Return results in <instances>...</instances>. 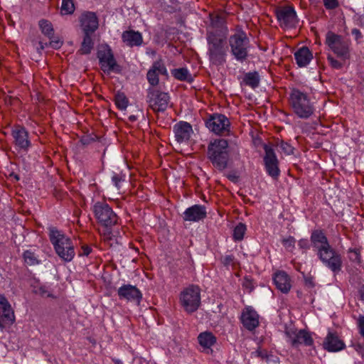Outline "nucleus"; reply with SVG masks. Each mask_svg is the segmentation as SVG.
I'll return each mask as SVG.
<instances>
[{
    "instance_id": "nucleus-24",
    "label": "nucleus",
    "mask_w": 364,
    "mask_h": 364,
    "mask_svg": "<svg viewBox=\"0 0 364 364\" xmlns=\"http://www.w3.org/2000/svg\"><path fill=\"white\" fill-rule=\"evenodd\" d=\"M310 240L311 245L316 251V254L318 252H321L323 249L331 246L328 238L321 230H313L311 235Z\"/></svg>"
},
{
    "instance_id": "nucleus-41",
    "label": "nucleus",
    "mask_w": 364,
    "mask_h": 364,
    "mask_svg": "<svg viewBox=\"0 0 364 364\" xmlns=\"http://www.w3.org/2000/svg\"><path fill=\"white\" fill-rule=\"evenodd\" d=\"M213 166L220 171L232 166V161H211Z\"/></svg>"
},
{
    "instance_id": "nucleus-1",
    "label": "nucleus",
    "mask_w": 364,
    "mask_h": 364,
    "mask_svg": "<svg viewBox=\"0 0 364 364\" xmlns=\"http://www.w3.org/2000/svg\"><path fill=\"white\" fill-rule=\"evenodd\" d=\"M93 212L99 223L105 228L103 233L104 240L110 246L113 245L114 238L109 228L117 222V215L105 203L97 202L93 206Z\"/></svg>"
},
{
    "instance_id": "nucleus-4",
    "label": "nucleus",
    "mask_w": 364,
    "mask_h": 364,
    "mask_svg": "<svg viewBox=\"0 0 364 364\" xmlns=\"http://www.w3.org/2000/svg\"><path fill=\"white\" fill-rule=\"evenodd\" d=\"M49 237L56 254L65 262H70L75 255L71 240L55 228H50Z\"/></svg>"
},
{
    "instance_id": "nucleus-54",
    "label": "nucleus",
    "mask_w": 364,
    "mask_h": 364,
    "mask_svg": "<svg viewBox=\"0 0 364 364\" xmlns=\"http://www.w3.org/2000/svg\"><path fill=\"white\" fill-rule=\"evenodd\" d=\"M358 321L360 333L364 337V316H360Z\"/></svg>"
},
{
    "instance_id": "nucleus-36",
    "label": "nucleus",
    "mask_w": 364,
    "mask_h": 364,
    "mask_svg": "<svg viewBox=\"0 0 364 364\" xmlns=\"http://www.w3.org/2000/svg\"><path fill=\"white\" fill-rule=\"evenodd\" d=\"M48 45L55 49H58L63 45V42L58 38H55L54 36L53 38L50 39V42L48 44L47 43H43V41H40L38 42V46L37 47L38 51L39 52L40 50H43Z\"/></svg>"
},
{
    "instance_id": "nucleus-14",
    "label": "nucleus",
    "mask_w": 364,
    "mask_h": 364,
    "mask_svg": "<svg viewBox=\"0 0 364 364\" xmlns=\"http://www.w3.org/2000/svg\"><path fill=\"white\" fill-rule=\"evenodd\" d=\"M205 124L210 131L216 134H223L229 131L230 123L224 114H214L206 121Z\"/></svg>"
},
{
    "instance_id": "nucleus-10",
    "label": "nucleus",
    "mask_w": 364,
    "mask_h": 364,
    "mask_svg": "<svg viewBox=\"0 0 364 364\" xmlns=\"http://www.w3.org/2000/svg\"><path fill=\"white\" fill-rule=\"evenodd\" d=\"M169 95L152 88L148 89L147 102L154 112H164L169 103Z\"/></svg>"
},
{
    "instance_id": "nucleus-53",
    "label": "nucleus",
    "mask_w": 364,
    "mask_h": 364,
    "mask_svg": "<svg viewBox=\"0 0 364 364\" xmlns=\"http://www.w3.org/2000/svg\"><path fill=\"white\" fill-rule=\"evenodd\" d=\"M82 252L80 253V255L87 256L91 252L92 249L89 246L84 245L82 247Z\"/></svg>"
},
{
    "instance_id": "nucleus-3",
    "label": "nucleus",
    "mask_w": 364,
    "mask_h": 364,
    "mask_svg": "<svg viewBox=\"0 0 364 364\" xmlns=\"http://www.w3.org/2000/svg\"><path fill=\"white\" fill-rule=\"evenodd\" d=\"M230 53L234 58L240 63L246 61L249 57L251 48L250 40L247 33L242 29H237L228 38Z\"/></svg>"
},
{
    "instance_id": "nucleus-25",
    "label": "nucleus",
    "mask_w": 364,
    "mask_h": 364,
    "mask_svg": "<svg viewBox=\"0 0 364 364\" xmlns=\"http://www.w3.org/2000/svg\"><path fill=\"white\" fill-rule=\"evenodd\" d=\"M273 280L277 288L282 293L287 294L289 291L291 287L290 278L285 272L279 271L275 273Z\"/></svg>"
},
{
    "instance_id": "nucleus-44",
    "label": "nucleus",
    "mask_w": 364,
    "mask_h": 364,
    "mask_svg": "<svg viewBox=\"0 0 364 364\" xmlns=\"http://www.w3.org/2000/svg\"><path fill=\"white\" fill-rule=\"evenodd\" d=\"M348 257L350 261L357 263L360 262V254L359 249L350 248L348 250Z\"/></svg>"
},
{
    "instance_id": "nucleus-28",
    "label": "nucleus",
    "mask_w": 364,
    "mask_h": 364,
    "mask_svg": "<svg viewBox=\"0 0 364 364\" xmlns=\"http://www.w3.org/2000/svg\"><path fill=\"white\" fill-rule=\"evenodd\" d=\"M228 173L225 174L226 177L232 182L236 183L239 181L240 175L245 171L242 163L235 164L232 161V166L228 167Z\"/></svg>"
},
{
    "instance_id": "nucleus-51",
    "label": "nucleus",
    "mask_w": 364,
    "mask_h": 364,
    "mask_svg": "<svg viewBox=\"0 0 364 364\" xmlns=\"http://www.w3.org/2000/svg\"><path fill=\"white\" fill-rule=\"evenodd\" d=\"M298 245L301 249L304 250H308L310 247V245L307 239H301L298 242Z\"/></svg>"
},
{
    "instance_id": "nucleus-57",
    "label": "nucleus",
    "mask_w": 364,
    "mask_h": 364,
    "mask_svg": "<svg viewBox=\"0 0 364 364\" xmlns=\"http://www.w3.org/2000/svg\"><path fill=\"white\" fill-rule=\"evenodd\" d=\"M232 259H233L232 256L228 255L224 258V264L226 265H228L230 264V262H232Z\"/></svg>"
},
{
    "instance_id": "nucleus-62",
    "label": "nucleus",
    "mask_w": 364,
    "mask_h": 364,
    "mask_svg": "<svg viewBox=\"0 0 364 364\" xmlns=\"http://www.w3.org/2000/svg\"><path fill=\"white\" fill-rule=\"evenodd\" d=\"M255 353H257V356H259V357L264 358V355L262 353V352H261V351H259V350H257V351L255 352Z\"/></svg>"
},
{
    "instance_id": "nucleus-12",
    "label": "nucleus",
    "mask_w": 364,
    "mask_h": 364,
    "mask_svg": "<svg viewBox=\"0 0 364 364\" xmlns=\"http://www.w3.org/2000/svg\"><path fill=\"white\" fill-rule=\"evenodd\" d=\"M285 333L288 341L294 348H298L300 345L311 346L314 343L311 333L304 329H287Z\"/></svg>"
},
{
    "instance_id": "nucleus-6",
    "label": "nucleus",
    "mask_w": 364,
    "mask_h": 364,
    "mask_svg": "<svg viewBox=\"0 0 364 364\" xmlns=\"http://www.w3.org/2000/svg\"><path fill=\"white\" fill-rule=\"evenodd\" d=\"M326 44L329 49L342 61L346 62L350 58V42L332 31L326 35Z\"/></svg>"
},
{
    "instance_id": "nucleus-46",
    "label": "nucleus",
    "mask_w": 364,
    "mask_h": 364,
    "mask_svg": "<svg viewBox=\"0 0 364 364\" xmlns=\"http://www.w3.org/2000/svg\"><path fill=\"white\" fill-rule=\"evenodd\" d=\"M327 59L332 68L336 69H340L342 68L343 63L340 60L334 58L332 55H328Z\"/></svg>"
},
{
    "instance_id": "nucleus-7",
    "label": "nucleus",
    "mask_w": 364,
    "mask_h": 364,
    "mask_svg": "<svg viewBox=\"0 0 364 364\" xmlns=\"http://www.w3.org/2000/svg\"><path fill=\"white\" fill-rule=\"evenodd\" d=\"M180 302L188 314L196 311L200 305V289L196 285H190L180 294Z\"/></svg>"
},
{
    "instance_id": "nucleus-43",
    "label": "nucleus",
    "mask_w": 364,
    "mask_h": 364,
    "mask_svg": "<svg viewBox=\"0 0 364 364\" xmlns=\"http://www.w3.org/2000/svg\"><path fill=\"white\" fill-rule=\"evenodd\" d=\"M159 75L157 73H155V71H154V70H151V69L149 70L147 75H146V77H147L148 82H149V84L151 86H156L159 84Z\"/></svg>"
},
{
    "instance_id": "nucleus-59",
    "label": "nucleus",
    "mask_w": 364,
    "mask_h": 364,
    "mask_svg": "<svg viewBox=\"0 0 364 364\" xmlns=\"http://www.w3.org/2000/svg\"><path fill=\"white\" fill-rule=\"evenodd\" d=\"M359 294L363 300H364V286L361 287L359 289Z\"/></svg>"
},
{
    "instance_id": "nucleus-48",
    "label": "nucleus",
    "mask_w": 364,
    "mask_h": 364,
    "mask_svg": "<svg viewBox=\"0 0 364 364\" xmlns=\"http://www.w3.org/2000/svg\"><path fill=\"white\" fill-rule=\"evenodd\" d=\"M323 2L327 9H334L338 6V0H323Z\"/></svg>"
},
{
    "instance_id": "nucleus-30",
    "label": "nucleus",
    "mask_w": 364,
    "mask_h": 364,
    "mask_svg": "<svg viewBox=\"0 0 364 364\" xmlns=\"http://www.w3.org/2000/svg\"><path fill=\"white\" fill-rule=\"evenodd\" d=\"M130 167L127 164V161H123L121 164V170L119 173H114L112 180L117 189H119V182L124 180L126 175L128 173Z\"/></svg>"
},
{
    "instance_id": "nucleus-17",
    "label": "nucleus",
    "mask_w": 364,
    "mask_h": 364,
    "mask_svg": "<svg viewBox=\"0 0 364 364\" xmlns=\"http://www.w3.org/2000/svg\"><path fill=\"white\" fill-rule=\"evenodd\" d=\"M117 294L119 299L134 302L137 304H139L142 299L141 291L136 286L131 284H124L120 287L117 290Z\"/></svg>"
},
{
    "instance_id": "nucleus-63",
    "label": "nucleus",
    "mask_w": 364,
    "mask_h": 364,
    "mask_svg": "<svg viewBox=\"0 0 364 364\" xmlns=\"http://www.w3.org/2000/svg\"><path fill=\"white\" fill-rule=\"evenodd\" d=\"M116 363H117V364H122V363L120 360H117V361H116Z\"/></svg>"
},
{
    "instance_id": "nucleus-20",
    "label": "nucleus",
    "mask_w": 364,
    "mask_h": 364,
    "mask_svg": "<svg viewBox=\"0 0 364 364\" xmlns=\"http://www.w3.org/2000/svg\"><path fill=\"white\" fill-rule=\"evenodd\" d=\"M12 136L16 146L26 151L31 145L28 133L21 126H15L12 129Z\"/></svg>"
},
{
    "instance_id": "nucleus-8",
    "label": "nucleus",
    "mask_w": 364,
    "mask_h": 364,
    "mask_svg": "<svg viewBox=\"0 0 364 364\" xmlns=\"http://www.w3.org/2000/svg\"><path fill=\"white\" fill-rule=\"evenodd\" d=\"M317 256L320 261L333 274H338L342 269L343 260L341 254L331 245L318 252Z\"/></svg>"
},
{
    "instance_id": "nucleus-45",
    "label": "nucleus",
    "mask_w": 364,
    "mask_h": 364,
    "mask_svg": "<svg viewBox=\"0 0 364 364\" xmlns=\"http://www.w3.org/2000/svg\"><path fill=\"white\" fill-rule=\"evenodd\" d=\"M296 240L292 236H289L287 238H284L282 240V243L284 247L287 249H293L294 247Z\"/></svg>"
},
{
    "instance_id": "nucleus-33",
    "label": "nucleus",
    "mask_w": 364,
    "mask_h": 364,
    "mask_svg": "<svg viewBox=\"0 0 364 364\" xmlns=\"http://www.w3.org/2000/svg\"><path fill=\"white\" fill-rule=\"evenodd\" d=\"M264 166L269 176L275 180L278 178L280 173L279 161H264Z\"/></svg>"
},
{
    "instance_id": "nucleus-26",
    "label": "nucleus",
    "mask_w": 364,
    "mask_h": 364,
    "mask_svg": "<svg viewBox=\"0 0 364 364\" xmlns=\"http://www.w3.org/2000/svg\"><path fill=\"white\" fill-rule=\"evenodd\" d=\"M122 41L129 47L139 46L143 43L141 33L129 30L124 31L122 36Z\"/></svg>"
},
{
    "instance_id": "nucleus-37",
    "label": "nucleus",
    "mask_w": 364,
    "mask_h": 364,
    "mask_svg": "<svg viewBox=\"0 0 364 364\" xmlns=\"http://www.w3.org/2000/svg\"><path fill=\"white\" fill-rule=\"evenodd\" d=\"M74 11L75 6L73 0H62L61 13L63 14H71Z\"/></svg>"
},
{
    "instance_id": "nucleus-38",
    "label": "nucleus",
    "mask_w": 364,
    "mask_h": 364,
    "mask_svg": "<svg viewBox=\"0 0 364 364\" xmlns=\"http://www.w3.org/2000/svg\"><path fill=\"white\" fill-rule=\"evenodd\" d=\"M246 231V225L242 223H240L233 230V237L235 240H242L244 237L245 232Z\"/></svg>"
},
{
    "instance_id": "nucleus-29",
    "label": "nucleus",
    "mask_w": 364,
    "mask_h": 364,
    "mask_svg": "<svg viewBox=\"0 0 364 364\" xmlns=\"http://www.w3.org/2000/svg\"><path fill=\"white\" fill-rule=\"evenodd\" d=\"M198 340L200 345L207 349H210L216 343L215 336L210 332L200 333Z\"/></svg>"
},
{
    "instance_id": "nucleus-39",
    "label": "nucleus",
    "mask_w": 364,
    "mask_h": 364,
    "mask_svg": "<svg viewBox=\"0 0 364 364\" xmlns=\"http://www.w3.org/2000/svg\"><path fill=\"white\" fill-rule=\"evenodd\" d=\"M150 69L154 70L159 75H168L167 70L161 60L155 61Z\"/></svg>"
},
{
    "instance_id": "nucleus-58",
    "label": "nucleus",
    "mask_w": 364,
    "mask_h": 364,
    "mask_svg": "<svg viewBox=\"0 0 364 364\" xmlns=\"http://www.w3.org/2000/svg\"><path fill=\"white\" fill-rule=\"evenodd\" d=\"M271 149L272 150V152H273V154H274L276 159H277L278 157H280L279 152H277V147L273 146L271 148Z\"/></svg>"
},
{
    "instance_id": "nucleus-13",
    "label": "nucleus",
    "mask_w": 364,
    "mask_h": 364,
    "mask_svg": "<svg viewBox=\"0 0 364 364\" xmlns=\"http://www.w3.org/2000/svg\"><path fill=\"white\" fill-rule=\"evenodd\" d=\"M97 58L104 73H110L111 72L115 71L117 64L112 50L108 46H102L99 48Z\"/></svg>"
},
{
    "instance_id": "nucleus-27",
    "label": "nucleus",
    "mask_w": 364,
    "mask_h": 364,
    "mask_svg": "<svg viewBox=\"0 0 364 364\" xmlns=\"http://www.w3.org/2000/svg\"><path fill=\"white\" fill-rule=\"evenodd\" d=\"M294 58L299 67H304L312 59V53L307 47H302L294 53Z\"/></svg>"
},
{
    "instance_id": "nucleus-56",
    "label": "nucleus",
    "mask_w": 364,
    "mask_h": 364,
    "mask_svg": "<svg viewBox=\"0 0 364 364\" xmlns=\"http://www.w3.org/2000/svg\"><path fill=\"white\" fill-rule=\"evenodd\" d=\"M221 18L219 16H215L214 18H211L212 24L213 26H217L218 23H219L221 21Z\"/></svg>"
},
{
    "instance_id": "nucleus-34",
    "label": "nucleus",
    "mask_w": 364,
    "mask_h": 364,
    "mask_svg": "<svg viewBox=\"0 0 364 364\" xmlns=\"http://www.w3.org/2000/svg\"><path fill=\"white\" fill-rule=\"evenodd\" d=\"M243 82L252 88L257 87L259 84V74L257 72H249L245 75Z\"/></svg>"
},
{
    "instance_id": "nucleus-11",
    "label": "nucleus",
    "mask_w": 364,
    "mask_h": 364,
    "mask_svg": "<svg viewBox=\"0 0 364 364\" xmlns=\"http://www.w3.org/2000/svg\"><path fill=\"white\" fill-rule=\"evenodd\" d=\"M275 14L282 28H294L298 23L296 11L291 6L278 7L275 9Z\"/></svg>"
},
{
    "instance_id": "nucleus-42",
    "label": "nucleus",
    "mask_w": 364,
    "mask_h": 364,
    "mask_svg": "<svg viewBox=\"0 0 364 364\" xmlns=\"http://www.w3.org/2000/svg\"><path fill=\"white\" fill-rule=\"evenodd\" d=\"M23 258L25 262L28 265H35L38 264V260L35 257L34 253L30 250H26L23 252Z\"/></svg>"
},
{
    "instance_id": "nucleus-19",
    "label": "nucleus",
    "mask_w": 364,
    "mask_h": 364,
    "mask_svg": "<svg viewBox=\"0 0 364 364\" xmlns=\"http://www.w3.org/2000/svg\"><path fill=\"white\" fill-rule=\"evenodd\" d=\"M173 132L176 141L181 144L189 140L193 133V129L189 123L180 122L173 126Z\"/></svg>"
},
{
    "instance_id": "nucleus-9",
    "label": "nucleus",
    "mask_w": 364,
    "mask_h": 364,
    "mask_svg": "<svg viewBox=\"0 0 364 364\" xmlns=\"http://www.w3.org/2000/svg\"><path fill=\"white\" fill-rule=\"evenodd\" d=\"M277 147V152H279L281 158L294 155L295 149L287 141H284L282 139L274 137L269 140L266 144L263 145V151L265 153L264 159H276L274 154H273L272 147Z\"/></svg>"
},
{
    "instance_id": "nucleus-47",
    "label": "nucleus",
    "mask_w": 364,
    "mask_h": 364,
    "mask_svg": "<svg viewBox=\"0 0 364 364\" xmlns=\"http://www.w3.org/2000/svg\"><path fill=\"white\" fill-rule=\"evenodd\" d=\"M354 161H345L344 162L340 163L338 165L346 171V172H352L353 170Z\"/></svg>"
},
{
    "instance_id": "nucleus-16",
    "label": "nucleus",
    "mask_w": 364,
    "mask_h": 364,
    "mask_svg": "<svg viewBox=\"0 0 364 364\" xmlns=\"http://www.w3.org/2000/svg\"><path fill=\"white\" fill-rule=\"evenodd\" d=\"M15 321L14 312L4 295L0 294V330Z\"/></svg>"
},
{
    "instance_id": "nucleus-5",
    "label": "nucleus",
    "mask_w": 364,
    "mask_h": 364,
    "mask_svg": "<svg viewBox=\"0 0 364 364\" xmlns=\"http://www.w3.org/2000/svg\"><path fill=\"white\" fill-rule=\"evenodd\" d=\"M210 61L215 65H222L225 61V38L220 34L210 33L207 37Z\"/></svg>"
},
{
    "instance_id": "nucleus-61",
    "label": "nucleus",
    "mask_w": 364,
    "mask_h": 364,
    "mask_svg": "<svg viewBox=\"0 0 364 364\" xmlns=\"http://www.w3.org/2000/svg\"><path fill=\"white\" fill-rule=\"evenodd\" d=\"M129 119L131 122H134V121L136 119V117H135L134 115H130V116L129 117Z\"/></svg>"
},
{
    "instance_id": "nucleus-15",
    "label": "nucleus",
    "mask_w": 364,
    "mask_h": 364,
    "mask_svg": "<svg viewBox=\"0 0 364 364\" xmlns=\"http://www.w3.org/2000/svg\"><path fill=\"white\" fill-rule=\"evenodd\" d=\"M228 143L226 139H214L210 142L208 147L209 159H224L228 157Z\"/></svg>"
},
{
    "instance_id": "nucleus-18",
    "label": "nucleus",
    "mask_w": 364,
    "mask_h": 364,
    "mask_svg": "<svg viewBox=\"0 0 364 364\" xmlns=\"http://www.w3.org/2000/svg\"><path fill=\"white\" fill-rule=\"evenodd\" d=\"M80 26L85 33H94L98 28V18L95 13L85 11L80 17Z\"/></svg>"
},
{
    "instance_id": "nucleus-40",
    "label": "nucleus",
    "mask_w": 364,
    "mask_h": 364,
    "mask_svg": "<svg viewBox=\"0 0 364 364\" xmlns=\"http://www.w3.org/2000/svg\"><path fill=\"white\" fill-rule=\"evenodd\" d=\"M115 104L119 109L124 110L127 107L128 100L123 93H119L115 96Z\"/></svg>"
},
{
    "instance_id": "nucleus-52",
    "label": "nucleus",
    "mask_w": 364,
    "mask_h": 364,
    "mask_svg": "<svg viewBox=\"0 0 364 364\" xmlns=\"http://www.w3.org/2000/svg\"><path fill=\"white\" fill-rule=\"evenodd\" d=\"M254 142V144L255 146L257 148V149H262L263 150V145L264 144H266L267 142H263L261 139L259 138H256L254 139L253 141Z\"/></svg>"
},
{
    "instance_id": "nucleus-49",
    "label": "nucleus",
    "mask_w": 364,
    "mask_h": 364,
    "mask_svg": "<svg viewBox=\"0 0 364 364\" xmlns=\"http://www.w3.org/2000/svg\"><path fill=\"white\" fill-rule=\"evenodd\" d=\"M34 292L37 294H40L42 296L51 297L52 295L48 292L46 287H39L34 290Z\"/></svg>"
},
{
    "instance_id": "nucleus-2",
    "label": "nucleus",
    "mask_w": 364,
    "mask_h": 364,
    "mask_svg": "<svg viewBox=\"0 0 364 364\" xmlns=\"http://www.w3.org/2000/svg\"><path fill=\"white\" fill-rule=\"evenodd\" d=\"M289 105L294 113L301 119L309 118L315 111L309 96L297 88H292L289 94Z\"/></svg>"
},
{
    "instance_id": "nucleus-31",
    "label": "nucleus",
    "mask_w": 364,
    "mask_h": 364,
    "mask_svg": "<svg viewBox=\"0 0 364 364\" xmlns=\"http://www.w3.org/2000/svg\"><path fill=\"white\" fill-rule=\"evenodd\" d=\"M171 72L172 75L178 80L186 81L188 82L193 81V77L187 68H180L173 69Z\"/></svg>"
},
{
    "instance_id": "nucleus-35",
    "label": "nucleus",
    "mask_w": 364,
    "mask_h": 364,
    "mask_svg": "<svg viewBox=\"0 0 364 364\" xmlns=\"http://www.w3.org/2000/svg\"><path fill=\"white\" fill-rule=\"evenodd\" d=\"M90 35V33H85L84 35L81 48L79 50L81 54H89L93 48L94 43Z\"/></svg>"
},
{
    "instance_id": "nucleus-50",
    "label": "nucleus",
    "mask_w": 364,
    "mask_h": 364,
    "mask_svg": "<svg viewBox=\"0 0 364 364\" xmlns=\"http://www.w3.org/2000/svg\"><path fill=\"white\" fill-rule=\"evenodd\" d=\"M304 282L308 288H313L315 286L314 278L311 276H304Z\"/></svg>"
},
{
    "instance_id": "nucleus-55",
    "label": "nucleus",
    "mask_w": 364,
    "mask_h": 364,
    "mask_svg": "<svg viewBox=\"0 0 364 364\" xmlns=\"http://www.w3.org/2000/svg\"><path fill=\"white\" fill-rule=\"evenodd\" d=\"M351 33L355 37L356 39H358L362 36L360 31L357 28H353L351 31Z\"/></svg>"
},
{
    "instance_id": "nucleus-21",
    "label": "nucleus",
    "mask_w": 364,
    "mask_h": 364,
    "mask_svg": "<svg viewBox=\"0 0 364 364\" xmlns=\"http://www.w3.org/2000/svg\"><path fill=\"white\" fill-rule=\"evenodd\" d=\"M207 216L206 208L201 205H193L183 213V218L186 221L198 222Z\"/></svg>"
},
{
    "instance_id": "nucleus-22",
    "label": "nucleus",
    "mask_w": 364,
    "mask_h": 364,
    "mask_svg": "<svg viewBox=\"0 0 364 364\" xmlns=\"http://www.w3.org/2000/svg\"><path fill=\"white\" fill-rule=\"evenodd\" d=\"M241 321L246 329L253 331L259 326V315L255 309L248 306L243 311Z\"/></svg>"
},
{
    "instance_id": "nucleus-23",
    "label": "nucleus",
    "mask_w": 364,
    "mask_h": 364,
    "mask_svg": "<svg viewBox=\"0 0 364 364\" xmlns=\"http://www.w3.org/2000/svg\"><path fill=\"white\" fill-rule=\"evenodd\" d=\"M323 346L328 352H338L344 349L346 345L336 333L328 332L323 341Z\"/></svg>"
},
{
    "instance_id": "nucleus-32",
    "label": "nucleus",
    "mask_w": 364,
    "mask_h": 364,
    "mask_svg": "<svg viewBox=\"0 0 364 364\" xmlns=\"http://www.w3.org/2000/svg\"><path fill=\"white\" fill-rule=\"evenodd\" d=\"M38 26L41 33L48 38L51 39L53 38L55 31L53 24L50 21L46 19H41L38 21Z\"/></svg>"
},
{
    "instance_id": "nucleus-60",
    "label": "nucleus",
    "mask_w": 364,
    "mask_h": 364,
    "mask_svg": "<svg viewBox=\"0 0 364 364\" xmlns=\"http://www.w3.org/2000/svg\"><path fill=\"white\" fill-rule=\"evenodd\" d=\"M10 176H14V178H15L16 181H18V180L20 179V178H19L18 175H17V174H16V173H11L10 174Z\"/></svg>"
}]
</instances>
